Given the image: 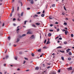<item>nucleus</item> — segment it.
<instances>
[{
	"label": "nucleus",
	"mask_w": 74,
	"mask_h": 74,
	"mask_svg": "<svg viewBox=\"0 0 74 74\" xmlns=\"http://www.w3.org/2000/svg\"><path fill=\"white\" fill-rule=\"evenodd\" d=\"M14 8H12V11L11 13H13V12H14Z\"/></svg>",
	"instance_id": "obj_13"
},
{
	"label": "nucleus",
	"mask_w": 74,
	"mask_h": 74,
	"mask_svg": "<svg viewBox=\"0 0 74 74\" xmlns=\"http://www.w3.org/2000/svg\"><path fill=\"white\" fill-rule=\"evenodd\" d=\"M30 8H27V10H30Z\"/></svg>",
	"instance_id": "obj_35"
},
{
	"label": "nucleus",
	"mask_w": 74,
	"mask_h": 74,
	"mask_svg": "<svg viewBox=\"0 0 74 74\" xmlns=\"http://www.w3.org/2000/svg\"><path fill=\"white\" fill-rule=\"evenodd\" d=\"M15 20H16V19H15V18H13V21H15Z\"/></svg>",
	"instance_id": "obj_42"
},
{
	"label": "nucleus",
	"mask_w": 74,
	"mask_h": 74,
	"mask_svg": "<svg viewBox=\"0 0 74 74\" xmlns=\"http://www.w3.org/2000/svg\"><path fill=\"white\" fill-rule=\"evenodd\" d=\"M71 49H67L66 50V53H68V52H70V51Z\"/></svg>",
	"instance_id": "obj_4"
},
{
	"label": "nucleus",
	"mask_w": 74,
	"mask_h": 74,
	"mask_svg": "<svg viewBox=\"0 0 74 74\" xmlns=\"http://www.w3.org/2000/svg\"><path fill=\"white\" fill-rule=\"evenodd\" d=\"M64 44H67V42H64Z\"/></svg>",
	"instance_id": "obj_26"
},
{
	"label": "nucleus",
	"mask_w": 74,
	"mask_h": 74,
	"mask_svg": "<svg viewBox=\"0 0 74 74\" xmlns=\"http://www.w3.org/2000/svg\"><path fill=\"white\" fill-rule=\"evenodd\" d=\"M59 36H57V37L55 38V39H57V38H59Z\"/></svg>",
	"instance_id": "obj_45"
},
{
	"label": "nucleus",
	"mask_w": 74,
	"mask_h": 74,
	"mask_svg": "<svg viewBox=\"0 0 74 74\" xmlns=\"http://www.w3.org/2000/svg\"><path fill=\"white\" fill-rule=\"evenodd\" d=\"M59 40H62V38H61V37H60L59 38Z\"/></svg>",
	"instance_id": "obj_33"
},
{
	"label": "nucleus",
	"mask_w": 74,
	"mask_h": 74,
	"mask_svg": "<svg viewBox=\"0 0 74 74\" xmlns=\"http://www.w3.org/2000/svg\"><path fill=\"white\" fill-rule=\"evenodd\" d=\"M20 3H21V6H22V2H21Z\"/></svg>",
	"instance_id": "obj_54"
},
{
	"label": "nucleus",
	"mask_w": 74,
	"mask_h": 74,
	"mask_svg": "<svg viewBox=\"0 0 74 74\" xmlns=\"http://www.w3.org/2000/svg\"><path fill=\"white\" fill-rule=\"evenodd\" d=\"M39 69V67H36L35 68V70H38Z\"/></svg>",
	"instance_id": "obj_6"
},
{
	"label": "nucleus",
	"mask_w": 74,
	"mask_h": 74,
	"mask_svg": "<svg viewBox=\"0 0 74 74\" xmlns=\"http://www.w3.org/2000/svg\"><path fill=\"white\" fill-rule=\"evenodd\" d=\"M37 14H41V12H38L37 13Z\"/></svg>",
	"instance_id": "obj_39"
},
{
	"label": "nucleus",
	"mask_w": 74,
	"mask_h": 74,
	"mask_svg": "<svg viewBox=\"0 0 74 74\" xmlns=\"http://www.w3.org/2000/svg\"><path fill=\"white\" fill-rule=\"evenodd\" d=\"M4 66H6V64H4Z\"/></svg>",
	"instance_id": "obj_63"
},
{
	"label": "nucleus",
	"mask_w": 74,
	"mask_h": 74,
	"mask_svg": "<svg viewBox=\"0 0 74 74\" xmlns=\"http://www.w3.org/2000/svg\"><path fill=\"white\" fill-rule=\"evenodd\" d=\"M13 25L14 26H16V24L15 23H14L13 24Z\"/></svg>",
	"instance_id": "obj_52"
},
{
	"label": "nucleus",
	"mask_w": 74,
	"mask_h": 74,
	"mask_svg": "<svg viewBox=\"0 0 74 74\" xmlns=\"http://www.w3.org/2000/svg\"><path fill=\"white\" fill-rule=\"evenodd\" d=\"M62 48V47L61 46H59L57 48Z\"/></svg>",
	"instance_id": "obj_19"
},
{
	"label": "nucleus",
	"mask_w": 74,
	"mask_h": 74,
	"mask_svg": "<svg viewBox=\"0 0 74 74\" xmlns=\"http://www.w3.org/2000/svg\"><path fill=\"white\" fill-rule=\"evenodd\" d=\"M23 12H22L21 14V16H23Z\"/></svg>",
	"instance_id": "obj_31"
},
{
	"label": "nucleus",
	"mask_w": 74,
	"mask_h": 74,
	"mask_svg": "<svg viewBox=\"0 0 74 74\" xmlns=\"http://www.w3.org/2000/svg\"><path fill=\"white\" fill-rule=\"evenodd\" d=\"M37 16H38V15L35 14V15L34 16V18H36V17H37Z\"/></svg>",
	"instance_id": "obj_12"
},
{
	"label": "nucleus",
	"mask_w": 74,
	"mask_h": 74,
	"mask_svg": "<svg viewBox=\"0 0 74 74\" xmlns=\"http://www.w3.org/2000/svg\"><path fill=\"white\" fill-rule=\"evenodd\" d=\"M55 6V4H53L52 5V7H54Z\"/></svg>",
	"instance_id": "obj_20"
},
{
	"label": "nucleus",
	"mask_w": 74,
	"mask_h": 74,
	"mask_svg": "<svg viewBox=\"0 0 74 74\" xmlns=\"http://www.w3.org/2000/svg\"><path fill=\"white\" fill-rule=\"evenodd\" d=\"M14 59H15L16 60H17V57H15L14 58Z\"/></svg>",
	"instance_id": "obj_22"
},
{
	"label": "nucleus",
	"mask_w": 74,
	"mask_h": 74,
	"mask_svg": "<svg viewBox=\"0 0 74 74\" xmlns=\"http://www.w3.org/2000/svg\"><path fill=\"white\" fill-rule=\"evenodd\" d=\"M17 21H20L21 20L19 19V18H18L17 19Z\"/></svg>",
	"instance_id": "obj_43"
},
{
	"label": "nucleus",
	"mask_w": 74,
	"mask_h": 74,
	"mask_svg": "<svg viewBox=\"0 0 74 74\" xmlns=\"http://www.w3.org/2000/svg\"><path fill=\"white\" fill-rule=\"evenodd\" d=\"M32 56H34V54L33 53H32Z\"/></svg>",
	"instance_id": "obj_29"
},
{
	"label": "nucleus",
	"mask_w": 74,
	"mask_h": 74,
	"mask_svg": "<svg viewBox=\"0 0 74 74\" xmlns=\"http://www.w3.org/2000/svg\"><path fill=\"white\" fill-rule=\"evenodd\" d=\"M71 52H69V55H71Z\"/></svg>",
	"instance_id": "obj_32"
},
{
	"label": "nucleus",
	"mask_w": 74,
	"mask_h": 74,
	"mask_svg": "<svg viewBox=\"0 0 74 74\" xmlns=\"http://www.w3.org/2000/svg\"><path fill=\"white\" fill-rule=\"evenodd\" d=\"M61 59L62 60H64V57H61Z\"/></svg>",
	"instance_id": "obj_14"
},
{
	"label": "nucleus",
	"mask_w": 74,
	"mask_h": 74,
	"mask_svg": "<svg viewBox=\"0 0 74 74\" xmlns=\"http://www.w3.org/2000/svg\"><path fill=\"white\" fill-rule=\"evenodd\" d=\"M27 1H30V3L31 4H34V1L33 0H27Z\"/></svg>",
	"instance_id": "obj_2"
},
{
	"label": "nucleus",
	"mask_w": 74,
	"mask_h": 74,
	"mask_svg": "<svg viewBox=\"0 0 74 74\" xmlns=\"http://www.w3.org/2000/svg\"><path fill=\"white\" fill-rule=\"evenodd\" d=\"M60 52H62V53H64V51L61 50H60Z\"/></svg>",
	"instance_id": "obj_16"
},
{
	"label": "nucleus",
	"mask_w": 74,
	"mask_h": 74,
	"mask_svg": "<svg viewBox=\"0 0 74 74\" xmlns=\"http://www.w3.org/2000/svg\"><path fill=\"white\" fill-rule=\"evenodd\" d=\"M31 38H32H32H34V35H32V36H31L30 37Z\"/></svg>",
	"instance_id": "obj_10"
},
{
	"label": "nucleus",
	"mask_w": 74,
	"mask_h": 74,
	"mask_svg": "<svg viewBox=\"0 0 74 74\" xmlns=\"http://www.w3.org/2000/svg\"><path fill=\"white\" fill-rule=\"evenodd\" d=\"M64 24L65 25H67V23H64Z\"/></svg>",
	"instance_id": "obj_37"
},
{
	"label": "nucleus",
	"mask_w": 74,
	"mask_h": 74,
	"mask_svg": "<svg viewBox=\"0 0 74 74\" xmlns=\"http://www.w3.org/2000/svg\"><path fill=\"white\" fill-rule=\"evenodd\" d=\"M12 13H10V16H12Z\"/></svg>",
	"instance_id": "obj_51"
},
{
	"label": "nucleus",
	"mask_w": 74,
	"mask_h": 74,
	"mask_svg": "<svg viewBox=\"0 0 74 74\" xmlns=\"http://www.w3.org/2000/svg\"><path fill=\"white\" fill-rule=\"evenodd\" d=\"M64 10H65V11H66V9L65 8V7L64 6Z\"/></svg>",
	"instance_id": "obj_44"
},
{
	"label": "nucleus",
	"mask_w": 74,
	"mask_h": 74,
	"mask_svg": "<svg viewBox=\"0 0 74 74\" xmlns=\"http://www.w3.org/2000/svg\"><path fill=\"white\" fill-rule=\"evenodd\" d=\"M36 25H37L38 26L40 25V23H36Z\"/></svg>",
	"instance_id": "obj_7"
},
{
	"label": "nucleus",
	"mask_w": 74,
	"mask_h": 74,
	"mask_svg": "<svg viewBox=\"0 0 74 74\" xmlns=\"http://www.w3.org/2000/svg\"><path fill=\"white\" fill-rule=\"evenodd\" d=\"M25 60H28V59H27V58H25Z\"/></svg>",
	"instance_id": "obj_49"
},
{
	"label": "nucleus",
	"mask_w": 74,
	"mask_h": 74,
	"mask_svg": "<svg viewBox=\"0 0 74 74\" xmlns=\"http://www.w3.org/2000/svg\"><path fill=\"white\" fill-rule=\"evenodd\" d=\"M27 22V21H24V25H26V22Z\"/></svg>",
	"instance_id": "obj_30"
},
{
	"label": "nucleus",
	"mask_w": 74,
	"mask_h": 74,
	"mask_svg": "<svg viewBox=\"0 0 74 74\" xmlns=\"http://www.w3.org/2000/svg\"><path fill=\"white\" fill-rule=\"evenodd\" d=\"M48 36H49V37H50V36H51V33H49L48 34Z\"/></svg>",
	"instance_id": "obj_15"
},
{
	"label": "nucleus",
	"mask_w": 74,
	"mask_h": 74,
	"mask_svg": "<svg viewBox=\"0 0 74 74\" xmlns=\"http://www.w3.org/2000/svg\"><path fill=\"white\" fill-rule=\"evenodd\" d=\"M69 33V32L67 31H65V35H67V33Z\"/></svg>",
	"instance_id": "obj_8"
},
{
	"label": "nucleus",
	"mask_w": 74,
	"mask_h": 74,
	"mask_svg": "<svg viewBox=\"0 0 74 74\" xmlns=\"http://www.w3.org/2000/svg\"><path fill=\"white\" fill-rule=\"evenodd\" d=\"M43 67H45V64H43Z\"/></svg>",
	"instance_id": "obj_61"
},
{
	"label": "nucleus",
	"mask_w": 74,
	"mask_h": 74,
	"mask_svg": "<svg viewBox=\"0 0 74 74\" xmlns=\"http://www.w3.org/2000/svg\"><path fill=\"white\" fill-rule=\"evenodd\" d=\"M21 70V69H20L18 68L17 69V70H18V71H19V70Z\"/></svg>",
	"instance_id": "obj_47"
},
{
	"label": "nucleus",
	"mask_w": 74,
	"mask_h": 74,
	"mask_svg": "<svg viewBox=\"0 0 74 74\" xmlns=\"http://www.w3.org/2000/svg\"><path fill=\"white\" fill-rule=\"evenodd\" d=\"M49 19H53V18H52V17L51 16H49Z\"/></svg>",
	"instance_id": "obj_21"
},
{
	"label": "nucleus",
	"mask_w": 74,
	"mask_h": 74,
	"mask_svg": "<svg viewBox=\"0 0 74 74\" xmlns=\"http://www.w3.org/2000/svg\"><path fill=\"white\" fill-rule=\"evenodd\" d=\"M49 31L51 32H53V29H49Z\"/></svg>",
	"instance_id": "obj_25"
},
{
	"label": "nucleus",
	"mask_w": 74,
	"mask_h": 74,
	"mask_svg": "<svg viewBox=\"0 0 74 74\" xmlns=\"http://www.w3.org/2000/svg\"><path fill=\"white\" fill-rule=\"evenodd\" d=\"M71 58H69L68 59V60H71Z\"/></svg>",
	"instance_id": "obj_24"
},
{
	"label": "nucleus",
	"mask_w": 74,
	"mask_h": 74,
	"mask_svg": "<svg viewBox=\"0 0 74 74\" xmlns=\"http://www.w3.org/2000/svg\"><path fill=\"white\" fill-rule=\"evenodd\" d=\"M17 11H19V7H18Z\"/></svg>",
	"instance_id": "obj_53"
},
{
	"label": "nucleus",
	"mask_w": 74,
	"mask_h": 74,
	"mask_svg": "<svg viewBox=\"0 0 74 74\" xmlns=\"http://www.w3.org/2000/svg\"><path fill=\"white\" fill-rule=\"evenodd\" d=\"M26 36V34H23L22 36H19L20 38H22V37H24Z\"/></svg>",
	"instance_id": "obj_3"
},
{
	"label": "nucleus",
	"mask_w": 74,
	"mask_h": 74,
	"mask_svg": "<svg viewBox=\"0 0 74 74\" xmlns=\"http://www.w3.org/2000/svg\"><path fill=\"white\" fill-rule=\"evenodd\" d=\"M49 43H50V42H49V40H48L47 43H46V44H49Z\"/></svg>",
	"instance_id": "obj_11"
},
{
	"label": "nucleus",
	"mask_w": 74,
	"mask_h": 74,
	"mask_svg": "<svg viewBox=\"0 0 74 74\" xmlns=\"http://www.w3.org/2000/svg\"><path fill=\"white\" fill-rule=\"evenodd\" d=\"M9 56H5V58L6 59H8V58Z\"/></svg>",
	"instance_id": "obj_23"
},
{
	"label": "nucleus",
	"mask_w": 74,
	"mask_h": 74,
	"mask_svg": "<svg viewBox=\"0 0 74 74\" xmlns=\"http://www.w3.org/2000/svg\"><path fill=\"white\" fill-rule=\"evenodd\" d=\"M55 23L56 24H58V23H58V22H56V23Z\"/></svg>",
	"instance_id": "obj_55"
},
{
	"label": "nucleus",
	"mask_w": 74,
	"mask_h": 74,
	"mask_svg": "<svg viewBox=\"0 0 74 74\" xmlns=\"http://www.w3.org/2000/svg\"><path fill=\"white\" fill-rule=\"evenodd\" d=\"M50 67H51L50 66H48L47 67V69H49V68H50Z\"/></svg>",
	"instance_id": "obj_56"
},
{
	"label": "nucleus",
	"mask_w": 74,
	"mask_h": 74,
	"mask_svg": "<svg viewBox=\"0 0 74 74\" xmlns=\"http://www.w3.org/2000/svg\"><path fill=\"white\" fill-rule=\"evenodd\" d=\"M45 15H44V14H41V16H42V17H44V16Z\"/></svg>",
	"instance_id": "obj_17"
},
{
	"label": "nucleus",
	"mask_w": 74,
	"mask_h": 74,
	"mask_svg": "<svg viewBox=\"0 0 74 74\" xmlns=\"http://www.w3.org/2000/svg\"><path fill=\"white\" fill-rule=\"evenodd\" d=\"M68 70H72V67L71 66L69 68H67Z\"/></svg>",
	"instance_id": "obj_5"
},
{
	"label": "nucleus",
	"mask_w": 74,
	"mask_h": 74,
	"mask_svg": "<svg viewBox=\"0 0 74 74\" xmlns=\"http://www.w3.org/2000/svg\"><path fill=\"white\" fill-rule=\"evenodd\" d=\"M45 13V11L43 10V12H42V13L43 14H44Z\"/></svg>",
	"instance_id": "obj_50"
},
{
	"label": "nucleus",
	"mask_w": 74,
	"mask_h": 74,
	"mask_svg": "<svg viewBox=\"0 0 74 74\" xmlns=\"http://www.w3.org/2000/svg\"><path fill=\"white\" fill-rule=\"evenodd\" d=\"M50 26H51V27H52V26H53V24H51L50 25Z\"/></svg>",
	"instance_id": "obj_48"
},
{
	"label": "nucleus",
	"mask_w": 74,
	"mask_h": 74,
	"mask_svg": "<svg viewBox=\"0 0 74 74\" xmlns=\"http://www.w3.org/2000/svg\"><path fill=\"white\" fill-rule=\"evenodd\" d=\"M51 74H56V73L55 72H53L52 73H51Z\"/></svg>",
	"instance_id": "obj_28"
},
{
	"label": "nucleus",
	"mask_w": 74,
	"mask_h": 74,
	"mask_svg": "<svg viewBox=\"0 0 74 74\" xmlns=\"http://www.w3.org/2000/svg\"><path fill=\"white\" fill-rule=\"evenodd\" d=\"M43 48H44L45 49H47V47H44Z\"/></svg>",
	"instance_id": "obj_34"
},
{
	"label": "nucleus",
	"mask_w": 74,
	"mask_h": 74,
	"mask_svg": "<svg viewBox=\"0 0 74 74\" xmlns=\"http://www.w3.org/2000/svg\"><path fill=\"white\" fill-rule=\"evenodd\" d=\"M73 36H74V35H73V34H71V37H73Z\"/></svg>",
	"instance_id": "obj_38"
},
{
	"label": "nucleus",
	"mask_w": 74,
	"mask_h": 74,
	"mask_svg": "<svg viewBox=\"0 0 74 74\" xmlns=\"http://www.w3.org/2000/svg\"><path fill=\"white\" fill-rule=\"evenodd\" d=\"M19 30V28H18L17 30H16V31H18V30Z\"/></svg>",
	"instance_id": "obj_58"
},
{
	"label": "nucleus",
	"mask_w": 74,
	"mask_h": 74,
	"mask_svg": "<svg viewBox=\"0 0 74 74\" xmlns=\"http://www.w3.org/2000/svg\"><path fill=\"white\" fill-rule=\"evenodd\" d=\"M25 62H26V61H24V62L23 63V64H25Z\"/></svg>",
	"instance_id": "obj_57"
},
{
	"label": "nucleus",
	"mask_w": 74,
	"mask_h": 74,
	"mask_svg": "<svg viewBox=\"0 0 74 74\" xmlns=\"http://www.w3.org/2000/svg\"><path fill=\"white\" fill-rule=\"evenodd\" d=\"M4 26V23H3L2 25V27H3Z\"/></svg>",
	"instance_id": "obj_41"
},
{
	"label": "nucleus",
	"mask_w": 74,
	"mask_h": 74,
	"mask_svg": "<svg viewBox=\"0 0 74 74\" xmlns=\"http://www.w3.org/2000/svg\"><path fill=\"white\" fill-rule=\"evenodd\" d=\"M7 73V71H5L4 72L5 74H6V73Z\"/></svg>",
	"instance_id": "obj_64"
},
{
	"label": "nucleus",
	"mask_w": 74,
	"mask_h": 74,
	"mask_svg": "<svg viewBox=\"0 0 74 74\" xmlns=\"http://www.w3.org/2000/svg\"><path fill=\"white\" fill-rule=\"evenodd\" d=\"M46 41H47V40L45 39V41L44 42V43L45 44V43H46Z\"/></svg>",
	"instance_id": "obj_36"
},
{
	"label": "nucleus",
	"mask_w": 74,
	"mask_h": 74,
	"mask_svg": "<svg viewBox=\"0 0 74 74\" xmlns=\"http://www.w3.org/2000/svg\"><path fill=\"white\" fill-rule=\"evenodd\" d=\"M14 1H15V0H12V3H14Z\"/></svg>",
	"instance_id": "obj_60"
},
{
	"label": "nucleus",
	"mask_w": 74,
	"mask_h": 74,
	"mask_svg": "<svg viewBox=\"0 0 74 74\" xmlns=\"http://www.w3.org/2000/svg\"><path fill=\"white\" fill-rule=\"evenodd\" d=\"M32 26H33L34 27H36V26L34 24H33L32 25Z\"/></svg>",
	"instance_id": "obj_27"
},
{
	"label": "nucleus",
	"mask_w": 74,
	"mask_h": 74,
	"mask_svg": "<svg viewBox=\"0 0 74 74\" xmlns=\"http://www.w3.org/2000/svg\"><path fill=\"white\" fill-rule=\"evenodd\" d=\"M20 53V54H22V52H20V53Z\"/></svg>",
	"instance_id": "obj_62"
},
{
	"label": "nucleus",
	"mask_w": 74,
	"mask_h": 74,
	"mask_svg": "<svg viewBox=\"0 0 74 74\" xmlns=\"http://www.w3.org/2000/svg\"><path fill=\"white\" fill-rule=\"evenodd\" d=\"M19 40H20V39L19 38H18L17 39L16 42H19Z\"/></svg>",
	"instance_id": "obj_9"
},
{
	"label": "nucleus",
	"mask_w": 74,
	"mask_h": 74,
	"mask_svg": "<svg viewBox=\"0 0 74 74\" xmlns=\"http://www.w3.org/2000/svg\"><path fill=\"white\" fill-rule=\"evenodd\" d=\"M62 32H64V31H66V30L65 29H62Z\"/></svg>",
	"instance_id": "obj_40"
},
{
	"label": "nucleus",
	"mask_w": 74,
	"mask_h": 74,
	"mask_svg": "<svg viewBox=\"0 0 74 74\" xmlns=\"http://www.w3.org/2000/svg\"><path fill=\"white\" fill-rule=\"evenodd\" d=\"M58 72H59V73H60V70H58Z\"/></svg>",
	"instance_id": "obj_59"
},
{
	"label": "nucleus",
	"mask_w": 74,
	"mask_h": 74,
	"mask_svg": "<svg viewBox=\"0 0 74 74\" xmlns=\"http://www.w3.org/2000/svg\"><path fill=\"white\" fill-rule=\"evenodd\" d=\"M41 51V49H39L38 50V52H40V51Z\"/></svg>",
	"instance_id": "obj_18"
},
{
	"label": "nucleus",
	"mask_w": 74,
	"mask_h": 74,
	"mask_svg": "<svg viewBox=\"0 0 74 74\" xmlns=\"http://www.w3.org/2000/svg\"><path fill=\"white\" fill-rule=\"evenodd\" d=\"M27 34H33V32L30 31H28L27 33Z\"/></svg>",
	"instance_id": "obj_1"
},
{
	"label": "nucleus",
	"mask_w": 74,
	"mask_h": 74,
	"mask_svg": "<svg viewBox=\"0 0 74 74\" xmlns=\"http://www.w3.org/2000/svg\"><path fill=\"white\" fill-rule=\"evenodd\" d=\"M8 39H9V40H10V37L9 36L8 37Z\"/></svg>",
	"instance_id": "obj_46"
}]
</instances>
